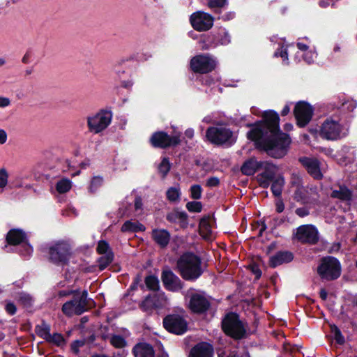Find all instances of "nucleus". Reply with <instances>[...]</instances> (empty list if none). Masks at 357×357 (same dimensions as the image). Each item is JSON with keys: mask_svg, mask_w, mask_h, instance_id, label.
<instances>
[{"mask_svg": "<svg viewBox=\"0 0 357 357\" xmlns=\"http://www.w3.org/2000/svg\"><path fill=\"white\" fill-rule=\"evenodd\" d=\"M246 126L251 128L246 137L254 142L258 151L275 159H281L287 154L291 140L288 134L280 130L278 112L272 109L264 111L261 120Z\"/></svg>", "mask_w": 357, "mask_h": 357, "instance_id": "nucleus-1", "label": "nucleus"}, {"mask_svg": "<svg viewBox=\"0 0 357 357\" xmlns=\"http://www.w3.org/2000/svg\"><path fill=\"white\" fill-rule=\"evenodd\" d=\"M175 270L188 282L197 281L204 273L201 257L192 252H185L178 258Z\"/></svg>", "mask_w": 357, "mask_h": 357, "instance_id": "nucleus-2", "label": "nucleus"}, {"mask_svg": "<svg viewBox=\"0 0 357 357\" xmlns=\"http://www.w3.org/2000/svg\"><path fill=\"white\" fill-rule=\"evenodd\" d=\"M59 296H68L73 295V299L66 302L61 307L63 313L67 317L73 314L80 315L90 309L91 305H95L94 301L88 298V292L84 290L80 293L79 289L61 290L59 292Z\"/></svg>", "mask_w": 357, "mask_h": 357, "instance_id": "nucleus-3", "label": "nucleus"}, {"mask_svg": "<svg viewBox=\"0 0 357 357\" xmlns=\"http://www.w3.org/2000/svg\"><path fill=\"white\" fill-rule=\"evenodd\" d=\"M221 329L227 337L234 340H241L247 337L245 324L240 319V316L234 312L225 314L221 321Z\"/></svg>", "mask_w": 357, "mask_h": 357, "instance_id": "nucleus-4", "label": "nucleus"}, {"mask_svg": "<svg viewBox=\"0 0 357 357\" xmlns=\"http://www.w3.org/2000/svg\"><path fill=\"white\" fill-rule=\"evenodd\" d=\"M206 137L211 144L218 146L229 147L236 142L233 131L223 125L208 127L206 130Z\"/></svg>", "mask_w": 357, "mask_h": 357, "instance_id": "nucleus-5", "label": "nucleus"}, {"mask_svg": "<svg viewBox=\"0 0 357 357\" xmlns=\"http://www.w3.org/2000/svg\"><path fill=\"white\" fill-rule=\"evenodd\" d=\"M317 273L323 281L336 280L342 273L341 263L337 258L333 256L323 257L319 259Z\"/></svg>", "mask_w": 357, "mask_h": 357, "instance_id": "nucleus-6", "label": "nucleus"}, {"mask_svg": "<svg viewBox=\"0 0 357 357\" xmlns=\"http://www.w3.org/2000/svg\"><path fill=\"white\" fill-rule=\"evenodd\" d=\"M47 254L50 263L57 266H65L68 265L73 252L69 243L59 241L48 248Z\"/></svg>", "mask_w": 357, "mask_h": 357, "instance_id": "nucleus-7", "label": "nucleus"}, {"mask_svg": "<svg viewBox=\"0 0 357 357\" xmlns=\"http://www.w3.org/2000/svg\"><path fill=\"white\" fill-rule=\"evenodd\" d=\"M181 132L174 131L172 135L165 131L154 132L149 138V144L155 149H167L170 147H176L181 142Z\"/></svg>", "mask_w": 357, "mask_h": 357, "instance_id": "nucleus-8", "label": "nucleus"}, {"mask_svg": "<svg viewBox=\"0 0 357 357\" xmlns=\"http://www.w3.org/2000/svg\"><path fill=\"white\" fill-rule=\"evenodd\" d=\"M112 119L111 110L100 109L96 114L87 117V126L89 132L100 133L110 124Z\"/></svg>", "mask_w": 357, "mask_h": 357, "instance_id": "nucleus-9", "label": "nucleus"}, {"mask_svg": "<svg viewBox=\"0 0 357 357\" xmlns=\"http://www.w3.org/2000/svg\"><path fill=\"white\" fill-rule=\"evenodd\" d=\"M162 324L167 331L176 335H182L188 330L187 320L178 314L166 315L163 318Z\"/></svg>", "mask_w": 357, "mask_h": 357, "instance_id": "nucleus-10", "label": "nucleus"}, {"mask_svg": "<svg viewBox=\"0 0 357 357\" xmlns=\"http://www.w3.org/2000/svg\"><path fill=\"white\" fill-rule=\"evenodd\" d=\"M217 62L209 54H198L190 61V68L195 73L208 74L215 70Z\"/></svg>", "mask_w": 357, "mask_h": 357, "instance_id": "nucleus-11", "label": "nucleus"}, {"mask_svg": "<svg viewBox=\"0 0 357 357\" xmlns=\"http://www.w3.org/2000/svg\"><path fill=\"white\" fill-rule=\"evenodd\" d=\"M343 126L338 121L327 118L321 124L320 135L328 140H338L346 137L347 133L342 132Z\"/></svg>", "mask_w": 357, "mask_h": 357, "instance_id": "nucleus-12", "label": "nucleus"}, {"mask_svg": "<svg viewBox=\"0 0 357 357\" xmlns=\"http://www.w3.org/2000/svg\"><path fill=\"white\" fill-rule=\"evenodd\" d=\"M160 278L164 288L168 291L179 292L185 287L184 282L167 266L162 270Z\"/></svg>", "mask_w": 357, "mask_h": 357, "instance_id": "nucleus-13", "label": "nucleus"}, {"mask_svg": "<svg viewBox=\"0 0 357 357\" xmlns=\"http://www.w3.org/2000/svg\"><path fill=\"white\" fill-rule=\"evenodd\" d=\"M313 114L314 108L306 101H298L294 109L296 124L300 128H304L310 123Z\"/></svg>", "mask_w": 357, "mask_h": 357, "instance_id": "nucleus-14", "label": "nucleus"}, {"mask_svg": "<svg viewBox=\"0 0 357 357\" xmlns=\"http://www.w3.org/2000/svg\"><path fill=\"white\" fill-rule=\"evenodd\" d=\"M211 307V303L204 293H192L190 296L188 309L193 314H205Z\"/></svg>", "mask_w": 357, "mask_h": 357, "instance_id": "nucleus-15", "label": "nucleus"}, {"mask_svg": "<svg viewBox=\"0 0 357 357\" xmlns=\"http://www.w3.org/2000/svg\"><path fill=\"white\" fill-rule=\"evenodd\" d=\"M6 241L10 245H17L24 243V255H31L33 252V248L28 243L27 236L24 231L21 229H11L6 234Z\"/></svg>", "mask_w": 357, "mask_h": 357, "instance_id": "nucleus-16", "label": "nucleus"}, {"mask_svg": "<svg viewBox=\"0 0 357 357\" xmlns=\"http://www.w3.org/2000/svg\"><path fill=\"white\" fill-rule=\"evenodd\" d=\"M190 22L195 30L207 31L213 26L214 17L204 11H196L190 15Z\"/></svg>", "mask_w": 357, "mask_h": 357, "instance_id": "nucleus-17", "label": "nucleus"}, {"mask_svg": "<svg viewBox=\"0 0 357 357\" xmlns=\"http://www.w3.org/2000/svg\"><path fill=\"white\" fill-rule=\"evenodd\" d=\"M296 238L302 244L315 245L319 241V232L312 225H301L297 228Z\"/></svg>", "mask_w": 357, "mask_h": 357, "instance_id": "nucleus-18", "label": "nucleus"}, {"mask_svg": "<svg viewBox=\"0 0 357 357\" xmlns=\"http://www.w3.org/2000/svg\"><path fill=\"white\" fill-rule=\"evenodd\" d=\"M298 160L313 178L320 180L323 178L320 169V162L317 158L304 156L300 158Z\"/></svg>", "mask_w": 357, "mask_h": 357, "instance_id": "nucleus-19", "label": "nucleus"}, {"mask_svg": "<svg viewBox=\"0 0 357 357\" xmlns=\"http://www.w3.org/2000/svg\"><path fill=\"white\" fill-rule=\"evenodd\" d=\"M262 169L264 171L257 176V181L261 188L266 189L269 187L270 183L275 179V166L273 164L264 162Z\"/></svg>", "mask_w": 357, "mask_h": 357, "instance_id": "nucleus-20", "label": "nucleus"}, {"mask_svg": "<svg viewBox=\"0 0 357 357\" xmlns=\"http://www.w3.org/2000/svg\"><path fill=\"white\" fill-rule=\"evenodd\" d=\"M188 357H214V347L211 343L202 341L190 349Z\"/></svg>", "mask_w": 357, "mask_h": 357, "instance_id": "nucleus-21", "label": "nucleus"}, {"mask_svg": "<svg viewBox=\"0 0 357 357\" xmlns=\"http://www.w3.org/2000/svg\"><path fill=\"white\" fill-rule=\"evenodd\" d=\"M151 238L161 248L164 249L169 243L171 234L165 229H153L151 231Z\"/></svg>", "mask_w": 357, "mask_h": 357, "instance_id": "nucleus-22", "label": "nucleus"}, {"mask_svg": "<svg viewBox=\"0 0 357 357\" xmlns=\"http://www.w3.org/2000/svg\"><path fill=\"white\" fill-rule=\"evenodd\" d=\"M294 257V254L290 251H278L270 257L269 266L271 268H276L282 264L291 262Z\"/></svg>", "mask_w": 357, "mask_h": 357, "instance_id": "nucleus-23", "label": "nucleus"}, {"mask_svg": "<svg viewBox=\"0 0 357 357\" xmlns=\"http://www.w3.org/2000/svg\"><path fill=\"white\" fill-rule=\"evenodd\" d=\"M264 164V161H258L255 158H251L243 163L241 171L243 175L252 176L262 169Z\"/></svg>", "mask_w": 357, "mask_h": 357, "instance_id": "nucleus-24", "label": "nucleus"}, {"mask_svg": "<svg viewBox=\"0 0 357 357\" xmlns=\"http://www.w3.org/2000/svg\"><path fill=\"white\" fill-rule=\"evenodd\" d=\"M166 220L170 223L179 222L182 228H186L188 225V215L185 211H178L174 208L166 215Z\"/></svg>", "mask_w": 357, "mask_h": 357, "instance_id": "nucleus-25", "label": "nucleus"}, {"mask_svg": "<svg viewBox=\"0 0 357 357\" xmlns=\"http://www.w3.org/2000/svg\"><path fill=\"white\" fill-rule=\"evenodd\" d=\"M135 357H155V351L151 344L146 342L137 344L132 350Z\"/></svg>", "mask_w": 357, "mask_h": 357, "instance_id": "nucleus-26", "label": "nucleus"}, {"mask_svg": "<svg viewBox=\"0 0 357 357\" xmlns=\"http://www.w3.org/2000/svg\"><path fill=\"white\" fill-rule=\"evenodd\" d=\"M199 45L202 50H208L217 47L218 43H216V38L213 31L208 33L202 34L199 40Z\"/></svg>", "mask_w": 357, "mask_h": 357, "instance_id": "nucleus-27", "label": "nucleus"}, {"mask_svg": "<svg viewBox=\"0 0 357 357\" xmlns=\"http://www.w3.org/2000/svg\"><path fill=\"white\" fill-rule=\"evenodd\" d=\"M352 191L346 185H340L339 190H333L331 197L342 201H351L352 199Z\"/></svg>", "mask_w": 357, "mask_h": 357, "instance_id": "nucleus-28", "label": "nucleus"}, {"mask_svg": "<svg viewBox=\"0 0 357 357\" xmlns=\"http://www.w3.org/2000/svg\"><path fill=\"white\" fill-rule=\"evenodd\" d=\"M145 226L138 221L132 222L131 220L126 221L121 226V231L123 233H136L145 231Z\"/></svg>", "mask_w": 357, "mask_h": 357, "instance_id": "nucleus-29", "label": "nucleus"}, {"mask_svg": "<svg viewBox=\"0 0 357 357\" xmlns=\"http://www.w3.org/2000/svg\"><path fill=\"white\" fill-rule=\"evenodd\" d=\"M216 38V43L219 45H227L231 42V37L225 28L220 27L216 30H213Z\"/></svg>", "mask_w": 357, "mask_h": 357, "instance_id": "nucleus-30", "label": "nucleus"}, {"mask_svg": "<svg viewBox=\"0 0 357 357\" xmlns=\"http://www.w3.org/2000/svg\"><path fill=\"white\" fill-rule=\"evenodd\" d=\"M139 307L143 312H150L156 307L155 297L147 295L139 304Z\"/></svg>", "mask_w": 357, "mask_h": 357, "instance_id": "nucleus-31", "label": "nucleus"}, {"mask_svg": "<svg viewBox=\"0 0 357 357\" xmlns=\"http://www.w3.org/2000/svg\"><path fill=\"white\" fill-rule=\"evenodd\" d=\"M172 167L169 160L167 157H163L158 166V172L162 179H165L169 174Z\"/></svg>", "mask_w": 357, "mask_h": 357, "instance_id": "nucleus-32", "label": "nucleus"}, {"mask_svg": "<svg viewBox=\"0 0 357 357\" xmlns=\"http://www.w3.org/2000/svg\"><path fill=\"white\" fill-rule=\"evenodd\" d=\"M114 258V252H109V253H107V255L100 257L97 259L99 270L101 271L105 270L113 261Z\"/></svg>", "mask_w": 357, "mask_h": 357, "instance_id": "nucleus-33", "label": "nucleus"}, {"mask_svg": "<svg viewBox=\"0 0 357 357\" xmlns=\"http://www.w3.org/2000/svg\"><path fill=\"white\" fill-rule=\"evenodd\" d=\"M146 288L153 291H158L160 289V282L155 275H149L144 279Z\"/></svg>", "mask_w": 357, "mask_h": 357, "instance_id": "nucleus-34", "label": "nucleus"}, {"mask_svg": "<svg viewBox=\"0 0 357 357\" xmlns=\"http://www.w3.org/2000/svg\"><path fill=\"white\" fill-rule=\"evenodd\" d=\"M271 190L275 197H280L282 192V188L284 181L282 177H278L271 181Z\"/></svg>", "mask_w": 357, "mask_h": 357, "instance_id": "nucleus-35", "label": "nucleus"}, {"mask_svg": "<svg viewBox=\"0 0 357 357\" xmlns=\"http://www.w3.org/2000/svg\"><path fill=\"white\" fill-rule=\"evenodd\" d=\"M55 187L59 194H64L71 189L72 182L70 179L63 178L56 183Z\"/></svg>", "mask_w": 357, "mask_h": 357, "instance_id": "nucleus-36", "label": "nucleus"}, {"mask_svg": "<svg viewBox=\"0 0 357 357\" xmlns=\"http://www.w3.org/2000/svg\"><path fill=\"white\" fill-rule=\"evenodd\" d=\"M35 332L38 336L46 341L47 340L48 335L50 334V326L44 321H43L41 325H37L36 326Z\"/></svg>", "mask_w": 357, "mask_h": 357, "instance_id": "nucleus-37", "label": "nucleus"}, {"mask_svg": "<svg viewBox=\"0 0 357 357\" xmlns=\"http://www.w3.org/2000/svg\"><path fill=\"white\" fill-rule=\"evenodd\" d=\"M181 191L179 188L170 187L166 192V197L170 202H176L180 199Z\"/></svg>", "mask_w": 357, "mask_h": 357, "instance_id": "nucleus-38", "label": "nucleus"}, {"mask_svg": "<svg viewBox=\"0 0 357 357\" xmlns=\"http://www.w3.org/2000/svg\"><path fill=\"white\" fill-rule=\"evenodd\" d=\"M46 342L53 344L57 347H61L66 344V340L63 335L59 333H50Z\"/></svg>", "mask_w": 357, "mask_h": 357, "instance_id": "nucleus-39", "label": "nucleus"}, {"mask_svg": "<svg viewBox=\"0 0 357 357\" xmlns=\"http://www.w3.org/2000/svg\"><path fill=\"white\" fill-rule=\"evenodd\" d=\"M17 301L25 308L31 307L33 303V298L29 294L24 292L19 294Z\"/></svg>", "mask_w": 357, "mask_h": 357, "instance_id": "nucleus-40", "label": "nucleus"}, {"mask_svg": "<svg viewBox=\"0 0 357 357\" xmlns=\"http://www.w3.org/2000/svg\"><path fill=\"white\" fill-rule=\"evenodd\" d=\"M110 344L116 349H122L127 345L126 339L120 335H112L110 337Z\"/></svg>", "mask_w": 357, "mask_h": 357, "instance_id": "nucleus-41", "label": "nucleus"}, {"mask_svg": "<svg viewBox=\"0 0 357 357\" xmlns=\"http://www.w3.org/2000/svg\"><path fill=\"white\" fill-rule=\"evenodd\" d=\"M331 332L333 333V337L337 344L343 345L345 343V339L342 334L340 329L335 324L331 326Z\"/></svg>", "mask_w": 357, "mask_h": 357, "instance_id": "nucleus-42", "label": "nucleus"}, {"mask_svg": "<svg viewBox=\"0 0 357 357\" xmlns=\"http://www.w3.org/2000/svg\"><path fill=\"white\" fill-rule=\"evenodd\" d=\"M103 178L100 176H93L91 181L89 192L91 194L95 193L98 189L102 185Z\"/></svg>", "mask_w": 357, "mask_h": 357, "instance_id": "nucleus-43", "label": "nucleus"}, {"mask_svg": "<svg viewBox=\"0 0 357 357\" xmlns=\"http://www.w3.org/2000/svg\"><path fill=\"white\" fill-rule=\"evenodd\" d=\"M210 216H204L201 218L199 223V227L200 229V234H202V231H204L206 234H211V225H210Z\"/></svg>", "mask_w": 357, "mask_h": 357, "instance_id": "nucleus-44", "label": "nucleus"}, {"mask_svg": "<svg viewBox=\"0 0 357 357\" xmlns=\"http://www.w3.org/2000/svg\"><path fill=\"white\" fill-rule=\"evenodd\" d=\"M96 252L99 255H107V253L113 251L107 241L105 240H100L98 243Z\"/></svg>", "mask_w": 357, "mask_h": 357, "instance_id": "nucleus-45", "label": "nucleus"}, {"mask_svg": "<svg viewBox=\"0 0 357 357\" xmlns=\"http://www.w3.org/2000/svg\"><path fill=\"white\" fill-rule=\"evenodd\" d=\"M185 207L190 213H200L202 211L203 205L200 202L191 201L186 204Z\"/></svg>", "mask_w": 357, "mask_h": 357, "instance_id": "nucleus-46", "label": "nucleus"}, {"mask_svg": "<svg viewBox=\"0 0 357 357\" xmlns=\"http://www.w3.org/2000/svg\"><path fill=\"white\" fill-rule=\"evenodd\" d=\"M202 188L199 184H194L190 186V197L192 199L197 200L202 197Z\"/></svg>", "mask_w": 357, "mask_h": 357, "instance_id": "nucleus-47", "label": "nucleus"}, {"mask_svg": "<svg viewBox=\"0 0 357 357\" xmlns=\"http://www.w3.org/2000/svg\"><path fill=\"white\" fill-rule=\"evenodd\" d=\"M248 268L252 272V274L255 275V280H258L261 276L262 272L259 268V266L255 263L252 262L248 266Z\"/></svg>", "mask_w": 357, "mask_h": 357, "instance_id": "nucleus-48", "label": "nucleus"}, {"mask_svg": "<svg viewBox=\"0 0 357 357\" xmlns=\"http://www.w3.org/2000/svg\"><path fill=\"white\" fill-rule=\"evenodd\" d=\"M227 4V0H208L207 5L211 9L221 8Z\"/></svg>", "mask_w": 357, "mask_h": 357, "instance_id": "nucleus-49", "label": "nucleus"}, {"mask_svg": "<svg viewBox=\"0 0 357 357\" xmlns=\"http://www.w3.org/2000/svg\"><path fill=\"white\" fill-rule=\"evenodd\" d=\"M86 343V341L84 340H75L70 344V349L73 354L75 355H78L79 353V348L83 347Z\"/></svg>", "mask_w": 357, "mask_h": 357, "instance_id": "nucleus-50", "label": "nucleus"}, {"mask_svg": "<svg viewBox=\"0 0 357 357\" xmlns=\"http://www.w3.org/2000/svg\"><path fill=\"white\" fill-rule=\"evenodd\" d=\"M197 79H199L203 85L211 86L214 84V79L208 74H201V75L197 77Z\"/></svg>", "mask_w": 357, "mask_h": 357, "instance_id": "nucleus-51", "label": "nucleus"}, {"mask_svg": "<svg viewBox=\"0 0 357 357\" xmlns=\"http://www.w3.org/2000/svg\"><path fill=\"white\" fill-rule=\"evenodd\" d=\"M8 174L5 168L0 169V188H3L8 183Z\"/></svg>", "mask_w": 357, "mask_h": 357, "instance_id": "nucleus-52", "label": "nucleus"}, {"mask_svg": "<svg viewBox=\"0 0 357 357\" xmlns=\"http://www.w3.org/2000/svg\"><path fill=\"white\" fill-rule=\"evenodd\" d=\"M220 184V179L217 176H211L206 181V186L208 188L218 187Z\"/></svg>", "mask_w": 357, "mask_h": 357, "instance_id": "nucleus-53", "label": "nucleus"}, {"mask_svg": "<svg viewBox=\"0 0 357 357\" xmlns=\"http://www.w3.org/2000/svg\"><path fill=\"white\" fill-rule=\"evenodd\" d=\"M109 328L108 326L101 325L99 328L100 336L102 340H107L109 337Z\"/></svg>", "mask_w": 357, "mask_h": 357, "instance_id": "nucleus-54", "label": "nucleus"}, {"mask_svg": "<svg viewBox=\"0 0 357 357\" xmlns=\"http://www.w3.org/2000/svg\"><path fill=\"white\" fill-rule=\"evenodd\" d=\"M275 57L280 56L283 59V60H287L288 59V52L287 48H284L283 46H282L280 48H278L275 52L274 55Z\"/></svg>", "mask_w": 357, "mask_h": 357, "instance_id": "nucleus-55", "label": "nucleus"}, {"mask_svg": "<svg viewBox=\"0 0 357 357\" xmlns=\"http://www.w3.org/2000/svg\"><path fill=\"white\" fill-rule=\"evenodd\" d=\"M294 198L296 202H303L306 199V195L301 188H298L294 192Z\"/></svg>", "mask_w": 357, "mask_h": 357, "instance_id": "nucleus-56", "label": "nucleus"}, {"mask_svg": "<svg viewBox=\"0 0 357 357\" xmlns=\"http://www.w3.org/2000/svg\"><path fill=\"white\" fill-rule=\"evenodd\" d=\"M5 310L8 314L14 315L17 312V307L13 302H8L6 304Z\"/></svg>", "mask_w": 357, "mask_h": 357, "instance_id": "nucleus-57", "label": "nucleus"}, {"mask_svg": "<svg viewBox=\"0 0 357 357\" xmlns=\"http://www.w3.org/2000/svg\"><path fill=\"white\" fill-rule=\"evenodd\" d=\"M357 103L354 100H348L343 103L342 107L347 109L349 112H352L356 107Z\"/></svg>", "mask_w": 357, "mask_h": 357, "instance_id": "nucleus-58", "label": "nucleus"}, {"mask_svg": "<svg viewBox=\"0 0 357 357\" xmlns=\"http://www.w3.org/2000/svg\"><path fill=\"white\" fill-rule=\"evenodd\" d=\"M295 213L301 218H304L310 214V211L307 207H300L296 209Z\"/></svg>", "mask_w": 357, "mask_h": 357, "instance_id": "nucleus-59", "label": "nucleus"}, {"mask_svg": "<svg viewBox=\"0 0 357 357\" xmlns=\"http://www.w3.org/2000/svg\"><path fill=\"white\" fill-rule=\"evenodd\" d=\"M140 282H141V276L138 274L133 279V281H132L131 285L130 286L129 290H132V291L136 290L137 289Z\"/></svg>", "mask_w": 357, "mask_h": 357, "instance_id": "nucleus-60", "label": "nucleus"}, {"mask_svg": "<svg viewBox=\"0 0 357 357\" xmlns=\"http://www.w3.org/2000/svg\"><path fill=\"white\" fill-rule=\"evenodd\" d=\"M259 226H261V228L259 229L258 236L261 237L263 236L264 231H266V229H267V226L264 220L257 221L256 227Z\"/></svg>", "mask_w": 357, "mask_h": 357, "instance_id": "nucleus-61", "label": "nucleus"}, {"mask_svg": "<svg viewBox=\"0 0 357 357\" xmlns=\"http://www.w3.org/2000/svg\"><path fill=\"white\" fill-rule=\"evenodd\" d=\"M134 206H135V209L136 211L142 209L143 203H142V199L140 197L138 196V197H135V202H134Z\"/></svg>", "mask_w": 357, "mask_h": 357, "instance_id": "nucleus-62", "label": "nucleus"}, {"mask_svg": "<svg viewBox=\"0 0 357 357\" xmlns=\"http://www.w3.org/2000/svg\"><path fill=\"white\" fill-rule=\"evenodd\" d=\"M10 103L9 98L5 97H0V107H6Z\"/></svg>", "mask_w": 357, "mask_h": 357, "instance_id": "nucleus-63", "label": "nucleus"}, {"mask_svg": "<svg viewBox=\"0 0 357 357\" xmlns=\"http://www.w3.org/2000/svg\"><path fill=\"white\" fill-rule=\"evenodd\" d=\"M7 140V134L4 130H0V144H3Z\"/></svg>", "mask_w": 357, "mask_h": 357, "instance_id": "nucleus-64", "label": "nucleus"}]
</instances>
